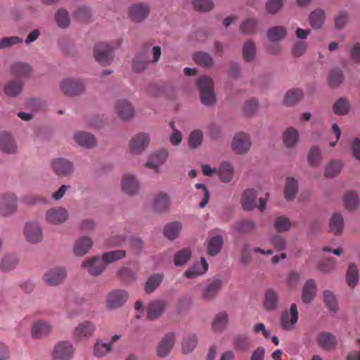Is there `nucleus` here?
I'll use <instances>...</instances> for the list:
<instances>
[{
	"instance_id": "obj_13",
	"label": "nucleus",
	"mask_w": 360,
	"mask_h": 360,
	"mask_svg": "<svg viewBox=\"0 0 360 360\" xmlns=\"http://www.w3.org/2000/svg\"><path fill=\"white\" fill-rule=\"evenodd\" d=\"M150 13V8L147 4L139 3L129 7V18L134 22H139L146 19Z\"/></svg>"
},
{
	"instance_id": "obj_9",
	"label": "nucleus",
	"mask_w": 360,
	"mask_h": 360,
	"mask_svg": "<svg viewBox=\"0 0 360 360\" xmlns=\"http://www.w3.org/2000/svg\"><path fill=\"white\" fill-rule=\"evenodd\" d=\"M280 297L278 292L272 288H267L264 293L262 305L265 310L272 311L278 309Z\"/></svg>"
},
{
	"instance_id": "obj_55",
	"label": "nucleus",
	"mask_w": 360,
	"mask_h": 360,
	"mask_svg": "<svg viewBox=\"0 0 360 360\" xmlns=\"http://www.w3.org/2000/svg\"><path fill=\"white\" fill-rule=\"evenodd\" d=\"M344 79V75L341 70L335 68L331 70L328 75L330 86L335 87L340 84Z\"/></svg>"
},
{
	"instance_id": "obj_37",
	"label": "nucleus",
	"mask_w": 360,
	"mask_h": 360,
	"mask_svg": "<svg viewBox=\"0 0 360 360\" xmlns=\"http://www.w3.org/2000/svg\"><path fill=\"white\" fill-rule=\"evenodd\" d=\"M223 245V238L220 235L214 236L210 238L207 243V253L210 255L214 256L221 250Z\"/></svg>"
},
{
	"instance_id": "obj_3",
	"label": "nucleus",
	"mask_w": 360,
	"mask_h": 360,
	"mask_svg": "<svg viewBox=\"0 0 360 360\" xmlns=\"http://www.w3.org/2000/svg\"><path fill=\"white\" fill-rule=\"evenodd\" d=\"M298 320V311L296 304H292L290 310L282 312L280 319L281 327L286 331L292 330Z\"/></svg>"
},
{
	"instance_id": "obj_2",
	"label": "nucleus",
	"mask_w": 360,
	"mask_h": 360,
	"mask_svg": "<svg viewBox=\"0 0 360 360\" xmlns=\"http://www.w3.org/2000/svg\"><path fill=\"white\" fill-rule=\"evenodd\" d=\"M113 47L106 43L100 42L95 45L94 56L96 60L103 65L110 64L113 60Z\"/></svg>"
},
{
	"instance_id": "obj_49",
	"label": "nucleus",
	"mask_w": 360,
	"mask_h": 360,
	"mask_svg": "<svg viewBox=\"0 0 360 360\" xmlns=\"http://www.w3.org/2000/svg\"><path fill=\"white\" fill-rule=\"evenodd\" d=\"M333 109L336 115H346L349 111L350 103L347 99L341 98L334 103Z\"/></svg>"
},
{
	"instance_id": "obj_41",
	"label": "nucleus",
	"mask_w": 360,
	"mask_h": 360,
	"mask_svg": "<svg viewBox=\"0 0 360 360\" xmlns=\"http://www.w3.org/2000/svg\"><path fill=\"white\" fill-rule=\"evenodd\" d=\"M299 139L298 131L293 127L288 128L283 133V142L286 147H294Z\"/></svg>"
},
{
	"instance_id": "obj_12",
	"label": "nucleus",
	"mask_w": 360,
	"mask_h": 360,
	"mask_svg": "<svg viewBox=\"0 0 360 360\" xmlns=\"http://www.w3.org/2000/svg\"><path fill=\"white\" fill-rule=\"evenodd\" d=\"M318 346L324 351L334 350L338 345L336 336L329 332H321L316 338Z\"/></svg>"
},
{
	"instance_id": "obj_63",
	"label": "nucleus",
	"mask_w": 360,
	"mask_h": 360,
	"mask_svg": "<svg viewBox=\"0 0 360 360\" xmlns=\"http://www.w3.org/2000/svg\"><path fill=\"white\" fill-rule=\"evenodd\" d=\"M256 224L250 220H243L235 224L236 230L241 233H247L255 229Z\"/></svg>"
},
{
	"instance_id": "obj_6",
	"label": "nucleus",
	"mask_w": 360,
	"mask_h": 360,
	"mask_svg": "<svg viewBox=\"0 0 360 360\" xmlns=\"http://www.w3.org/2000/svg\"><path fill=\"white\" fill-rule=\"evenodd\" d=\"M61 91L66 96H73L82 93L84 84L82 81L73 79H65L60 84Z\"/></svg>"
},
{
	"instance_id": "obj_51",
	"label": "nucleus",
	"mask_w": 360,
	"mask_h": 360,
	"mask_svg": "<svg viewBox=\"0 0 360 360\" xmlns=\"http://www.w3.org/2000/svg\"><path fill=\"white\" fill-rule=\"evenodd\" d=\"M193 60L198 65L210 68L213 64V60L210 54L204 52H198L193 55Z\"/></svg>"
},
{
	"instance_id": "obj_11",
	"label": "nucleus",
	"mask_w": 360,
	"mask_h": 360,
	"mask_svg": "<svg viewBox=\"0 0 360 360\" xmlns=\"http://www.w3.org/2000/svg\"><path fill=\"white\" fill-rule=\"evenodd\" d=\"M150 141L147 134L140 133L132 137L129 142V150L133 154H140L143 152Z\"/></svg>"
},
{
	"instance_id": "obj_23",
	"label": "nucleus",
	"mask_w": 360,
	"mask_h": 360,
	"mask_svg": "<svg viewBox=\"0 0 360 360\" xmlns=\"http://www.w3.org/2000/svg\"><path fill=\"white\" fill-rule=\"evenodd\" d=\"M153 206L155 211L162 212L166 211L170 206V198L167 193L160 191L153 198Z\"/></svg>"
},
{
	"instance_id": "obj_54",
	"label": "nucleus",
	"mask_w": 360,
	"mask_h": 360,
	"mask_svg": "<svg viewBox=\"0 0 360 360\" xmlns=\"http://www.w3.org/2000/svg\"><path fill=\"white\" fill-rule=\"evenodd\" d=\"M342 168V163L339 160H332L326 166L325 175L327 177H333L338 174Z\"/></svg>"
},
{
	"instance_id": "obj_22",
	"label": "nucleus",
	"mask_w": 360,
	"mask_h": 360,
	"mask_svg": "<svg viewBox=\"0 0 360 360\" xmlns=\"http://www.w3.org/2000/svg\"><path fill=\"white\" fill-rule=\"evenodd\" d=\"M257 191L253 188H248L243 191L241 197V205L246 211H250L257 207L255 203Z\"/></svg>"
},
{
	"instance_id": "obj_17",
	"label": "nucleus",
	"mask_w": 360,
	"mask_h": 360,
	"mask_svg": "<svg viewBox=\"0 0 360 360\" xmlns=\"http://www.w3.org/2000/svg\"><path fill=\"white\" fill-rule=\"evenodd\" d=\"M82 266L86 269L92 276L99 275L105 269V264L102 259L98 257L86 259L83 262Z\"/></svg>"
},
{
	"instance_id": "obj_50",
	"label": "nucleus",
	"mask_w": 360,
	"mask_h": 360,
	"mask_svg": "<svg viewBox=\"0 0 360 360\" xmlns=\"http://www.w3.org/2000/svg\"><path fill=\"white\" fill-rule=\"evenodd\" d=\"M126 256L124 250H118L105 252L102 256V260L106 265L117 260L124 258Z\"/></svg>"
},
{
	"instance_id": "obj_38",
	"label": "nucleus",
	"mask_w": 360,
	"mask_h": 360,
	"mask_svg": "<svg viewBox=\"0 0 360 360\" xmlns=\"http://www.w3.org/2000/svg\"><path fill=\"white\" fill-rule=\"evenodd\" d=\"M167 155L168 153L166 150H160L153 155V160L148 161L146 166L158 172L160 166L166 161Z\"/></svg>"
},
{
	"instance_id": "obj_33",
	"label": "nucleus",
	"mask_w": 360,
	"mask_h": 360,
	"mask_svg": "<svg viewBox=\"0 0 360 360\" xmlns=\"http://www.w3.org/2000/svg\"><path fill=\"white\" fill-rule=\"evenodd\" d=\"M316 293V286L313 279H309L306 281L303 289L302 300L304 303H309Z\"/></svg>"
},
{
	"instance_id": "obj_7",
	"label": "nucleus",
	"mask_w": 360,
	"mask_h": 360,
	"mask_svg": "<svg viewBox=\"0 0 360 360\" xmlns=\"http://www.w3.org/2000/svg\"><path fill=\"white\" fill-rule=\"evenodd\" d=\"M17 209V198L13 193L0 196V214L6 217L13 214Z\"/></svg>"
},
{
	"instance_id": "obj_5",
	"label": "nucleus",
	"mask_w": 360,
	"mask_h": 360,
	"mask_svg": "<svg viewBox=\"0 0 360 360\" xmlns=\"http://www.w3.org/2000/svg\"><path fill=\"white\" fill-rule=\"evenodd\" d=\"M74 352L75 349L70 342L63 341L55 346L53 357L54 360H70Z\"/></svg>"
},
{
	"instance_id": "obj_45",
	"label": "nucleus",
	"mask_w": 360,
	"mask_h": 360,
	"mask_svg": "<svg viewBox=\"0 0 360 360\" xmlns=\"http://www.w3.org/2000/svg\"><path fill=\"white\" fill-rule=\"evenodd\" d=\"M346 281L351 288L356 286L359 281V270L354 264H349L347 274Z\"/></svg>"
},
{
	"instance_id": "obj_21",
	"label": "nucleus",
	"mask_w": 360,
	"mask_h": 360,
	"mask_svg": "<svg viewBox=\"0 0 360 360\" xmlns=\"http://www.w3.org/2000/svg\"><path fill=\"white\" fill-rule=\"evenodd\" d=\"M139 188V183L134 175L127 174L123 176L122 189L125 193L134 195L138 192Z\"/></svg>"
},
{
	"instance_id": "obj_18",
	"label": "nucleus",
	"mask_w": 360,
	"mask_h": 360,
	"mask_svg": "<svg viewBox=\"0 0 360 360\" xmlns=\"http://www.w3.org/2000/svg\"><path fill=\"white\" fill-rule=\"evenodd\" d=\"M95 330V326L90 321L79 323L73 331V338L77 340L89 338L92 336Z\"/></svg>"
},
{
	"instance_id": "obj_8",
	"label": "nucleus",
	"mask_w": 360,
	"mask_h": 360,
	"mask_svg": "<svg viewBox=\"0 0 360 360\" xmlns=\"http://www.w3.org/2000/svg\"><path fill=\"white\" fill-rule=\"evenodd\" d=\"M24 235L26 240L32 244L39 243L43 239L41 228L36 222H29L25 224Z\"/></svg>"
},
{
	"instance_id": "obj_20",
	"label": "nucleus",
	"mask_w": 360,
	"mask_h": 360,
	"mask_svg": "<svg viewBox=\"0 0 360 360\" xmlns=\"http://www.w3.org/2000/svg\"><path fill=\"white\" fill-rule=\"evenodd\" d=\"M115 111L118 117L123 120L131 118L134 113L132 105L124 99L117 101L115 105Z\"/></svg>"
},
{
	"instance_id": "obj_48",
	"label": "nucleus",
	"mask_w": 360,
	"mask_h": 360,
	"mask_svg": "<svg viewBox=\"0 0 360 360\" xmlns=\"http://www.w3.org/2000/svg\"><path fill=\"white\" fill-rule=\"evenodd\" d=\"M303 96L300 89L289 90L285 95L284 103L287 105H292L297 103Z\"/></svg>"
},
{
	"instance_id": "obj_4",
	"label": "nucleus",
	"mask_w": 360,
	"mask_h": 360,
	"mask_svg": "<svg viewBox=\"0 0 360 360\" xmlns=\"http://www.w3.org/2000/svg\"><path fill=\"white\" fill-rule=\"evenodd\" d=\"M52 170L58 176H68L74 172L73 164L65 158H56L51 161Z\"/></svg>"
},
{
	"instance_id": "obj_53",
	"label": "nucleus",
	"mask_w": 360,
	"mask_h": 360,
	"mask_svg": "<svg viewBox=\"0 0 360 360\" xmlns=\"http://www.w3.org/2000/svg\"><path fill=\"white\" fill-rule=\"evenodd\" d=\"M257 20L255 18H248L240 25V31L245 34H252L255 32Z\"/></svg>"
},
{
	"instance_id": "obj_36",
	"label": "nucleus",
	"mask_w": 360,
	"mask_h": 360,
	"mask_svg": "<svg viewBox=\"0 0 360 360\" xmlns=\"http://www.w3.org/2000/svg\"><path fill=\"white\" fill-rule=\"evenodd\" d=\"M217 173L221 181L229 182L233 176V167L229 162H224L219 165Z\"/></svg>"
},
{
	"instance_id": "obj_62",
	"label": "nucleus",
	"mask_w": 360,
	"mask_h": 360,
	"mask_svg": "<svg viewBox=\"0 0 360 360\" xmlns=\"http://www.w3.org/2000/svg\"><path fill=\"white\" fill-rule=\"evenodd\" d=\"M202 141V133L199 129L193 131L188 139V145L191 148H196L199 147Z\"/></svg>"
},
{
	"instance_id": "obj_34",
	"label": "nucleus",
	"mask_w": 360,
	"mask_h": 360,
	"mask_svg": "<svg viewBox=\"0 0 360 360\" xmlns=\"http://www.w3.org/2000/svg\"><path fill=\"white\" fill-rule=\"evenodd\" d=\"M24 83L17 79L8 82L4 86V93L9 97L17 96L22 91Z\"/></svg>"
},
{
	"instance_id": "obj_10",
	"label": "nucleus",
	"mask_w": 360,
	"mask_h": 360,
	"mask_svg": "<svg viewBox=\"0 0 360 360\" xmlns=\"http://www.w3.org/2000/svg\"><path fill=\"white\" fill-rule=\"evenodd\" d=\"M67 276L63 267H56L47 271L43 277L44 281L49 285H57L61 283Z\"/></svg>"
},
{
	"instance_id": "obj_30",
	"label": "nucleus",
	"mask_w": 360,
	"mask_h": 360,
	"mask_svg": "<svg viewBox=\"0 0 360 360\" xmlns=\"http://www.w3.org/2000/svg\"><path fill=\"white\" fill-rule=\"evenodd\" d=\"M51 330V326L45 321H37L33 323L32 335L35 339L41 338L48 335Z\"/></svg>"
},
{
	"instance_id": "obj_15",
	"label": "nucleus",
	"mask_w": 360,
	"mask_h": 360,
	"mask_svg": "<svg viewBox=\"0 0 360 360\" xmlns=\"http://www.w3.org/2000/svg\"><path fill=\"white\" fill-rule=\"evenodd\" d=\"M251 145L250 136L245 133H238L235 135L232 142V148L237 154L246 153Z\"/></svg>"
},
{
	"instance_id": "obj_42",
	"label": "nucleus",
	"mask_w": 360,
	"mask_h": 360,
	"mask_svg": "<svg viewBox=\"0 0 360 360\" xmlns=\"http://www.w3.org/2000/svg\"><path fill=\"white\" fill-rule=\"evenodd\" d=\"M181 228V224L178 221L169 223L164 229V235L167 238L172 240L179 236Z\"/></svg>"
},
{
	"instance_id": "obj_58",
	"label": "nucleus",
	"mask_w": 360,
	"mask_h": 360,
	"mask_svg": "<svg viewBox=\"0 0 360 360\" xmlns=\"http://www.w3.org/2000/svg\"><path fill=\"white\" fill-rule=\"evenodd\" d=\"M193 6L195 11L199 12H207L214 8L212 0H193Z\"/></svg>"
},
{
	"instance_id": "obj_59",
	"label": "nucleus",
	"mask_w": 360,
	"mask_h": 360,
	"mask_svg": "<svg viewBox=\"0 0 360 360\" xmlns=\"http://www.w3.org/2000/svg\"><path fill=\"white\" fill-rule=\"evenodd\" d=\"M201 262L202 265V270L200 269L199 267L193 266L189 269H188L185 272V276L188 278H192L194 277H196L198 276H200L202 274H204L205 271H207L208 269V264L206 261V259L204 257L201 258Z\"/></svg>"
},
{
	"instance_id": "obj_14",
	"label": "nucleus",
	"mask_w": 360,
	"mask_h": 360,
	"mask_svg": "<svg viewBox=\"0 0 360 360\" xmlns=\"http://www.w3.org/2000/svg\"><path fill=\"white\" fill-rule=\"evenodd\" d=\"M128 299V294L123 290L111 291L106 300V305L109 309H115L122 306Z\"/></svg>"
},
{
	"instance_id": "obj_24",
	"label": "nucleus",
	"mask_w": 360,
	"mask_h": 360,
	"mask_svg": "<svg viewBox=\"0 0 360 360\" xmlns=\"http://www.w3.org/2000/svg\"><path fill=\"white\" fill-rule=\"evenodd\" d=\"M222 285V281L220 279H214L209 283L202 290V297L205 300H212L219 293Z\"/></svg>"
},
{
	"instance_id": "obj_1",
	"label": "nucleus",
	"mask_w": 360,
	"mask_h": 360,
	"mask_svg": "<svg viewBox=\"0 0 360 360\" xmlns=\"http://www.w3.org/2000/svg\"><path fill=\"white\" fill-rule=\"evenodd\" d=\"M200 91V101L205 105H212L216 103L214 94V84L212 79L204 76L199 78L196 82Z\"/></svg>"
},
{
	"instance_id": "obj_57",
	"label": "nucleus",
	"mask_w": 360,
	"mask_h": 360,
	"mask_svg": "<svg viewBox=\"0 0 360 360\" xmlns=\"http://www.w3.org/2000/svg\"><path fill=\"white\" fill-rule=\"evenodd\" d=\"M274 227L278 232H285L290 229L291 222L289 218L285 216H280L276 218Z\"/></svg>"
},
{
	"instance_id": "obj_26",
	"label": "nucleus",
	"mask_w": 360,
	"mask_h": 360,
	"mask_svg": "<svg viewBox=\"0 0 360 360\" xmlns=\"http://www.w3.org/2000/svg\"><path fill=\"white\" fill-rule=\"evenodd\" d=\"M17 146L12 136L8 132H3L0 135V149L6 153H13L16 150Z\"/></svg>"
},
{
	"instance_id": "obj_28",
	"label": "nucleus",
	"mask_w": 360,
	"mask_h": 360,
	"mask_svg": "<svg viewBox=\"0 0 360 360\" xmlns=\"http://www.w3.org/2000/svg\"><path fill=\"white\" fill-rule=\"evenodd\" d=\"M74 139L79 146L87 148L96 145V138L88 132L77 131L74 135Z\"/></svg>"
},
{
	"instance_id": "obj_56",
	"label": "nucleus",
	"mask_w": 360,
	"mask_h": 360,
	"mask_svg": "<svg viewBox=\"0 0 360 360\" xmlns=\"http://www.w3.org/2000/svg\"><path fill=\"white\" fill-rule=\"evenodd\" d=\"M343 200L345 207L348 210H354L359 204L357 195L354 192L346 193Z\"/></svg>"
},
{
	"instance_id": "obj_61",
	"label": "nucleus",
	"mask_w": 360,
	"mask_h": 360,
	"mask_svg": "<svg viewBox=\"0 0 360 360\" xmlns=\"http://www.w3.org/2000/svg\"><path fill=\"white\" fill-rule=\"evenodd\" d=\"M55 18L58 25L61 28H65L70 24L69 14L67 11L63 8L57 11Z\"/></svg>"
},
{
	"instance_id": "obj_32",
	"label": "nucleus",
	"mask_w": 360,
	"mask_h": 360,
	"mask_svg": "<svg viewBox=\"0 0 360 360\" xmlns=\"http://www.w3.org/2000/svg\"><path fill=\"white\" fill-rule=\"evenodd\" d=\"M287 36V30L283 26L270 27L266 32V37L270 41L276 42L284 39Z\"/></svg>"
},
{
	"instance_id": "obj_47",
	"label": "nucleus",
	"mask_w": 360,
	"mask_h": 360,
	"mask_svg": "<svg viewBox=\"0 0 360 360\" xmlns=\"http://www.w3.org/2000/svg\"><path fill=\"white\" fill-rule=\"evenodd\" d=\"M256 54V46L252 40L245 41L243 46V56L245 61H252Z\"/></svg>"
},
{
	"instance_id": "obj_31",
	"label": "nucleus",
	"mask_w": 360,
	"mask_h": 360,
	"mask_svg": "<svg viewBox=\"0 0 360 360\" xmlns=\"http://www.w3.org/2000/svg\"><path fill=\"white\" fill-rule=\"evenodd\" d=\"M252 345V339L245 335H237L233 339V345L234 349L240 352L248 351Z\"/></svg>"
},
{
	"instance_id": "obj_16",
	"label": "nucleus",
	"mask_w": 360,
	"mask_h": 360,
	"mask_svg": "<svg viewBox=\"0 0 360 360\" xmlns=\"http://www.w3.org/2000/svg\"><path fill=\"white\" fill-rule=\"evenodd\" d=\"M68 217V211L63 207H54L49 210L46 214V220L52 224H60Z\"/></svg>"
},
{
	"instance_id": "obj_64",
	"label": "nucleus",
	"mask_w": 360,
	"mask_h": 360,
	"mask_svg": "<svg viewBox=\"0 0 360 360\" xmlns=\"http://www.w3.org/2000/svg\"><path fill=\"white\" fill-rule=\"evenodd\" d=\"M323 299L328 309L335 312L338 309V304L334 294L330 290H325L323 292Z\"/></svg>"
},
{
	"instance_id": "obj_60",
	"label": "nucleus",
	"mask_w": 360,
	"mask_h": 360,
	"mask_svg": "<svg viewBox=\"0 0 360 360\" xmlns=\"http://www.w3.org/2000/svg\"><path fill=\"white\" fill-rule=\"evenodd\" d=\"M197 345V338L195 335L186 337L182 342V352L184 354L191 352Z\"/></svg>"
},
{
	"instance_id": "obj_39",
	"label": "nucleus",
	"mask_w": 360,
	"mask_h": 360,
	"mask_svg": "<svg viewBox=\"0 0 360 360\" xmlns=\"http://www.w3.org/2000/svg\"><path fill=\"white\" fill-rule=\"evenodd\" d=\"M326 19L325 13L322 9L318 8L312 11L309 17L310 25L314 29L320 28Z\"/></svg>"
},
{
	"instance_id": "obj_25",
	"label": "nucleus",
	"mask_w": 360,
	"mask_h": 360,
	"mask_svg": "<svg viewBox=\"0 0 360 360\" xmlns=\"http://www.w3.org/2000/svg\"><path fill=\"white\" fill-rule=\"evenodd\" d=\"M32 72L30 65L24 62H15L11 65V73L18 79L28 77Z\"/></svg>"
},
{
	"instance_id": "obj_43",
	"label": "nucleus",
	"mask_w": 360,
	"mask_h": 360,
	"mask_svg": "<svg viewBox=\"0 0 360 360\" xmlns=\"http://www.w3.org/2000/svg\"><path fill=\"white\" fill-rule=\"evenodd\" d=\"M228 314L226 312H219L213 320L212 329L216 332L223 331L228 323Z\"/></svg>"
},
{
	"instance_id": "obj_52",
	"label": "nucleus",
	"mask_w": 360,
	"mask_h": 360,
	"mask_svg": "<svg viewBox=\"0 0 360 360\" xmlns=\"http://www.w3.org/2000/svg\"><path fill=\"white\" fill-rule=\"evenodd\" d=\"M111 343H104L101 340H97L94 347V355L100 358L106 355L111 350Z\"/></svg>"
},
{
	"instance_id": "obj_19",
	"label": "nucleus",
	"mask_w": 360,
	"mask_h": 360,
	"mask_svg": "<svg viewBox=\"0 0 360 360\" xmlns=\"http://www.w3.org/2000/svg\"><path fill=\"white\" fill-rule=\"evenodd\" d=\"M176 337L174 333H169L162 338L157 347V354L160 357H165L174 345Z\"/></svg>"
},
{
	"instance_id": "obj_29",
	"label": "nucleus",
	"mask_w": 360,
	"mask_h": 360,
	"mask_svg": "<svg viewBox=\"0 0 360 360\" xmlns=\"http://www.w3.org/2000/svg\"><path fill=\"white\" fill-rule=\"evenodd\" d=\"M166 303L162 300L152 302L148 306L147 319L149 320L158 319L164 311Z\"/></svg>"
},
{
	"instance_id": "obj_35",
	"label": "nucleus",
	"mask_w": 360,
	"mask_h": 360,
	"mask_svg": "<svg viewBox=\"0 0 360 360\" xmlns=\"http://www.w3.org/2000/svg\"><path fill=\"white\" fill-rule=\"evenodd\" d=\"M298 191V184L296 179L292 177H288L285 180L284 187V196L287 200H292L295 198Z\"/></svg>"
},
{
	"instance_id": "obj_44",
	"label": "nucleus",
	"mask_w": 360,
	"mask_h": 360,
	"mask_svg": "<svg viewBox=\"0 0 360 360\" xmlns=\"http://www.w3.org/2000/svg\"><path fill=\"white\" fill-rule=\"evenodd\" d=\"M163 279L162 274H155L151 275L147 280L144 290L146 293L153 292L161 283Z\"/></svg>"
},
{
	"instance_id": "obj_46",
	"label": "nucleus",
	"mask_w": 360,
	"mask_h": 360,
	"mask_svg": "<svg viewBox=\"0 0 360 360\" xmlns=\"http://www.w3.org/2000/svg\"><path fill=\"white\" fill-rule=\"evenodd\" d=\"M18 264V259L13 255H6L1 261L0 269L3 271H10L13 270Z\"/></svg>"
},
{
	"instance_id": "obj_27",
	"label": "nucleus",
	"mask_w": 360,
	"mask_h": 360,
	"mask_svg": "<svg viewBox=\"0 0 360 360\" xmlns=\"http://www.w3.org/2000/svg\"><path fill=\"white\" fill-rule=\"evenodd\" d=\"M92 246L91 238L86 236L82 237L76 240L73 251L76 256L81 257L86 255Z\"/></svg>"
},
{
	"instance_id": "obj_40",
	"label": "nucleus",
	"mask_w": 360,
	"mask_h": 360,
	"mask_svg": "<svg viewBox=\"0 0 360 360\" xmlns=\"http://www.w3.org/2000/svg\"><path fill=\"white\" fill-rule=\"evenodd\" d=\"M344 228V219L340 213L334 214L329 221L330 232L340 234Z\"/></svg>"
}]
</instances>
